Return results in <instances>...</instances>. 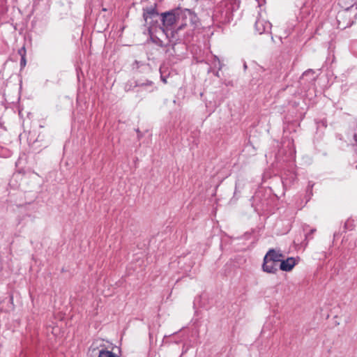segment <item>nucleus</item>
I'll list each match as a JSON object with an SVG mask.
<instances>
[{
  "label": "nucleus",
  "instance_id": "1",
  "mask_svg": "<svg viewBox=\"0 0 357 357\" xmlns=\"http://www.w3.org/2000/svg\"><path fill=\"white\" fill-rule=\"evenodd\" d=\"M192 13L189 9L182 10L181 8L174 9L167 12L161 13V22L162 24V30L172 29L173 26L181 21V26L186 24V20L192 18Z\"/></svg>",
  "mask_w": 357,
  "mask_h": 357
},
{
  "label": "nucleus",
  "instance_id": "2",
  "mask_svg": "<svg viewBox=\"0 0 357 357\" xmlns=\"http://www.w3.org/2000/svg\"><path fill=\"white\" fill-rule=\"evenodd\" d=\"M115 350L119 352V348L114 346L111 342L98 339L91 344L88 355L90 357H119Z\"/></svg>",
  "mask_w": 357,
  "mask_h": 357
},
{
  "label": "nucleus",
  "instance_id": "3",
  "mask_svg": "<svg viewBox=\"0 0 357 357\" xmlns=\"http://www.w3.org/2000/svg\"><path fill=\"white\" fill-rule=\"evenodd\" d=\"M255 28L259 34L269 33L271 29V24L264 19L258 18L255 22Z\"/></svg>",
  "mask_w": 357,
  "mask_h": 357
},
{
  "label": "nucleus",
  "instance_id": "4",
  "mask_svg": "<svg viewBox=\"0 0 357 357\" xmlns=\"http://www.w3.org/2000/svg\"><path fill=\"white\" fill-rule=\"evenodd\" d=\"M263 271L268 273H275L278 271V263L272 261L264 257L262 265Z\"/></svg>",
  "mask_w": 357,
  "mask_h": 357
},
{
  "label": "nucleus",
  "instance_id": "5",
  "mask_svg": "<svg viewBox=\"0 0 357 357\" xmlns=\"http://www.w3.org/2000/svg\"><path fill=\"white\" fill-rule=\"evenodd\" d=\"M297 264V260L294 257H289L287 259H282L280 261V268L284 271H290Z\"/></svg>",
  "mask_w": 357,
  "mask_h": 357
},
{
  "label": "nucleus",
  "instance_id": "6",
  "mask_svg": "<svg viewBox=\"0 0 357 357\" xmlns=\"http://www.w3.org/2000/svg\"><path fill=\"white\" fill-rule=\"evenodd\" d=\"M265 257L276 263L280 262L282 259L284 258V256L280 250H275L274 249H270Z\"/></svg>",
  "mask_w": 357,
  "mask_h": 357
},
{
  "label": "nucleus",
  "instance_id": "7",
  "mask_svg": "<svg viewBox=\"0 0 357 357\" xmlns=\"http://www.w3.org/2000/svg\"><path fill=\"white\" fill-rule=\"evenodd\" d=\"M159 15L155 7H147L143 9V17L146 22L148 19H153Z\"/></svg>",
  "mask_w": 357,
  "mask_h": 357
},
{
  "label": "nucleus",
  "instance_id": "8",
  "mask_svg": "<svg viewBox=\"0 0 357 357\" xmlns=\"http://www.w3.org/2000/svg\"><path fill=\"white\" fill-rule=\"evenodd\" d=\"M353 220H347L344 223V229L351 230L353 229Z\"/></svg>",
  "mask_w": 357,
  "mask_h": 357
},
{
  "label": "nucleus",
  "instance_id": "9",
  "mask_svg": "<svg viewBox=\"0 0 357 357\" xmlns=\"http://www.w3.org/2000/svg\"><path fill=\"white\" fill-rule=\"evenodd\" d=\"M18 54L20 55L21 58L26 56V49L24 47H21L18 50Z\"/></svg>",
  "mask_w": 357,
  "mask_h": 357
},
{
  "label": "nucleus",
  "instance_id": "10",
  "mask_svg": "<svg viewBox=\"0 0 357 357\" xmlns=\"http://www.w3.org/2000/svg\"><path fill=\"white\" fill-rule=\"evenodd\" d=\"M152 84H153V82H151V81H148L146 83H141L139 82H136V86H144V85H146V86H148V85L151 86Z\"/></svg>",
  "mask_w": 357,
  "mask_h": 357
},
{
  "label": "nucleus",
  "instance_id": "11",
  "mask_svg": "<svg viewBox=\"0 0 357 357\" xmlns=\"http://www.w3.org/2000/svg\"><path fill=\"white\" fill-rule=\"evenodd\" d=\"M26 56L21 58V60H20L21 68H24L26 66Z\"/></svg>",
  "mask_w": 357,
  "mask_h": 357
},
{
  "label": "nucleus",
  "instance_id": "12",
  "mask_svg": "<svg viewBox=\"0 0 357 357\" xmlns=\"http://www.w3.org/2000/svg\"><path fill=\"white\" fill-rule=\"evenodd\" d=\"M258 3L259 6H261L263 3H265V0H256Z\"/></svg>",
  "mask_w": 357,
  "mask_h": 357
},
{
  "label": "nucleus",
  "instance_id": "13",
  "mask_svg": "<svg viewBox=\"0 0 357 357\" xmlns=\"http://www.w3.org/2000/svg\"><path fill=\"white\" fill-rule=\"evenodd\" d=\"M314 73L312 70H306L304 73H303V75H307L308 73Z\"/></svg>",
  "mask_w": 357,
  "mask_h": 357
},
{
  "label": "nucleus",
  "instance_id": "14",
  "mask_svg": "<svg viewBox=\"0 0 357 357\" xmlns=\"http://www.w3.org/2000/svg\"><path fill=\"white\" fill-rule=\"evenodd\" d=\"M135 64H136L138 66L139 62L137 61H135Z\"/></svg>",
  "mask_w": 357,
  "mask_h": 357
},
{
  "label": "nucleus",
  "instance_id": "15",
  "mask_svg": "<svg viewBox=\"0 0 357 357\" xmlns=\"http://www.w3.org/2000/svg\"><path fill=\"white\" fill-rule=\"evenodd\" d=\"M102 10L106 11L107 9L106 8H102Z\"/></svg>",
  "mask_w": 357,
  "mask_h": 357
},
{
  "label": "nucleus",
  "instance_id": "16",
  "mask_svg": "<svg viewBox=\"0 0 357 357\" xmlns=\"http://www.w3.org/2000/svg\"><path fill=\"white\" fill-rule=\"evenodd\" d=\"M162 81L166 82V79H162Z\"/></svg>",
  "mask_w": 357,
  "mask_h": 357
}]
</instances>
